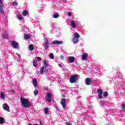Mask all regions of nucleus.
<instances>
[{
    "label": "nucleus",
    "mask_w": 125,
    "mask_h": 125,
    "mask_svg": "<svg viewBox=\"0 0 125 125\" xmlns=\"http://www.w3.org/2000/svg\"><path fill=\"white\" fill-rule=\"evenodd\" d=\"M21 105L24 108H29V107H30V102H29L28 99L23 98H21Z\"/></svg>",
    "instance_id": "nucleus-1"
},
{
    "label": "nucleus",
    "mask_w": 125,
    "mask_h": 125,
    "mask_svg": "<svg viewBox=\"0 0 125 125\" xmlns=\"http://www.w3.org/2000/svg\"><path fill=\"white\" fill-rule=\"evenodd\" d=\"M79 39H80V34L77 32L74 33V36H73L72 39V42H73L74 44L75 43H78L79 42Z\"/></svg>",
    "instance_id": "nucleus-2"
},
{
    "label": "nucleus",
    "mask_w": 125,
    "mask_h": 125,
    "mask_svg": "<svg viewBox=\"0 0 125 125\" xmlns=\"http://www.w3.org/2000/svg\"><path fill=\"white\" fill-rule=\"evenodd\" d=\"M78 81V76L77 75H72L70 76L69 82L71 83H74Z\"/></svg>",
    "instance_id": "nucleus-3"
},
{
    "label": "nucleus",
    "mask_w": 125,
    "mask_h": 125,
    "mask_svg": "<svg viewBox=\"0 0 125 125\" xmlns=\"http://www.w3.org/2000/svg\"><path fill=\"white\" fill-rule=\"evenodd\" d=\"M51 97H52V95H51V93H47L45 97V99L47 101V102L50 103V102H51Z\"/></svg>",
    "instance_id": "nucleus-4"
},
{
    "label": "nucleus",
    "mask_w": 125,
    "mask_h": 125,
    "mask_svg": "<svg viewBox=\"0 0 125 125\" xmlns=\"http://www.w3.org/2000/svg\"><path fill=\"white\" fill-rule=\"evenodd\" d=\"M97 92H98V96L99 99H102V98H103V96H102V93H103V91L102 90V89L100 88L98 89Z\"/></svg>",
    "instance_id": "nucleus-5"
},
{
    "label": "nucleus",
    "mask_w": 125,
    "mask_h": 125,
    "mask_svg": "<svg viewBox=\"0 0 125 125\" xmlns=\"http://www.w3.org/2000/svg\"><path fill=\"white\" fill-rule=\"evenodd\" d=\"M43 47H44V49L46 50L48 48H49V42H48V41L45 40L43 43Z\"/></svg>",
    "instance_id": "nucleus-6"
},
{
    "label": "nucleus",
    "mask_w": 125,
    "mask_h": 125,
    "mask_svg": "<svg viewBox=\"0 0 125 125\" xmlns=\"http://www.w3.org/2000/svg\"><path fill=\"white\" fill-rule=\"evenodd\" d=\"M12 46L13 48H19V45L18 44V43L15 41H12Z\"/></svg>",
    "instance_id": "nucleus-7"
},
{
    "label": "nucleus",
    "mask_w": 125,
    "mask_h": 125,
    "mask_svg": "<svg viewBox=\"0 0 125 125\" xmlns=\"http://www.w3.org/2000/svg\"><path fill=\"white\" fill-rule=\"evenodd\" d=\"M2 107L3 110H5V111H7V112H10V110H9V106H8L7 104H4Z\"/></svg>",
    "instance_id": "nucleus-8"
},
{
    "label": "nucleus",
    "mask_w": 125,
    "mask_h": 125,
    "mask_svg": "<svg viewBox=\"0 0 125 125\" xmlns=\"http://www.w3.org/2000/svg\"><path fill=\"white\" fill-rule=\"evenodd\" d=\"M66 102H67L66 99H62L61 102V104L62 106L63 109H65V107H66Z\"/></svg>",
    "instance_id": "nucleus-9"
},
{
    "label": "nucleus",
    "mask_w": 125,
    "mask_h": 125,
    "mask_svg": "<svg viewBox=\"0 0 125 125\" xmlns=\"http://www.w3.org/2000/svg\"><path fill=\"white\" fill-rule=\"evenodd\" d=\"M70 26H71L72 28L75 29L76 27H77V25L76 24V21L75 20H71L70 21Z\"/></svg>",
    "instance_id": "nucleus-10"
},
{
    "label": "nucleus",
    "mask_w": 125,
    "mask_h": 125,
    "mask_svg": "<svg viewBox=\"0 0 125 125\" xmlns=\"http://www.w3.org/2000/svg\"><path fill=\"white\" fill-rule=\"evenodd\" d=\"M52 44H54V45L62 44L63 43V42L62 41H57V40H55V41L52 42Z\"/></svg>",
    "instance_id": "nucleus-11"
},
{
    "label": "nucleus",
    "mask_w": 125,
    "mask_h": 125,
    "mask_svg": "<svg viewBox=\"0 0 125 125\" xmlns=\"http://www.w3.org/2000/svg\"><path fill=\"white\" fill-rule=\"evenodd\" d=\"M67 60L70 63H74L75 62V57L70 56L67 58Z\"/></svg>",
    "instance_id": "nucleus-12"
},
{
    "label": "nucleus",
    "mask_w": 125,
    "mask_h": 125,
    "mask_svg": "<svg viewBox=\"0 0 125 125\" xmlns=\"http://www.w3.org/2000/svg\"><path fill=\"white\" fill-rule=\"evenodd\" d=\"M3 4L2 3V0H0V13L3 14Z\"/></svg>",
    "instance_id": "nucleus-13"
},
{
    "label": "nucleus",
    "mask_w": 125,
    "mask_h": 125,
    "mask_svg": "<svg viewBox=\"0 0 125 125\" xmlns=\"http://www.w3.org/2000/svg\"><path fill=\"white\" fill-rule=\"evenodd\" d=\"M91 83V80L89 79V78H86L85 80V83L86 84V85H89Z\"/></svg>",
    "instance_id": "nucleus-14"
},
{
    "label": "nucleus",
    "mask_w": 125,
    "mask_h": 125,
    "mask_svg": "<svg viewBox=\"0 0 125 125\" xmlns=\"http://www.w3.org/2000/svg\"><path fill=\"white\" fill-rule=\"evenodd\" d=\"M5 95H4V93H3V92H1L0 93V99L1 100H4V99L5 98Z\"/></svg>",
    "instance_id": "nucleus-15"
},
{
    "label": "nucleus",
    "mask_w": 125,
    "mask_h": 125,
    "mask_svg": "<svg viewBox=\"0 0 125 125\" xmlns=\"http://www.w3.org/2000/svg\"><path fill=\"white\" fill-rule=\"evenodd\" d=\"M32 83L33 84V85H34V87H37L38 85V81H37V79H34L32 81Z\"/></svg>",
    "instance_id": "nucleus-16"
},
{
    "label": "nucleus",
    "mask_w": 125,
    "mask_h": 125,
    "mask_svg": "<svg viewBox=\"0 0 125 125\" xmlns=\"http://www.w3.org/2000/svg\"><path fill=\"white\" fill-rule=\"evenodd\" d=\"M87 59V54L85 53L82 55V59L83 60H86Z\"/></svg>",
    "instance_id": "nucleus-17"
},
{
    "label": "nucleus",
    "mask_w": 125,
    "mask_h": 125,
    "mask_svg": "<svg viewBox=\"0 0 125 125\" xmlns=\"http://www.w3.org/2000/svg\"><path fill=\"white\" fill-rule=\"evenodd\" d=\"M43 64L44 65L43 67H44V69H46V67L48 66V63H47V62H46V61H43Z\"/></svg>",
    "instance_id": "nucleus-18"
},
{
    "label": "nucleus",
    "mask_w": 125,
    "mask_h": 125,
    "mask_svg": "<svg viewBox=\"0 0 125 125\" xmlns=\"http://www.w3.org/2000/svg\"><path fill=\"white\" fill-rule=\"evenodd\" d=\"M2 37L4 39H7L8 38V34H7L6 32H4L2 34Z\"/></svg>",
    "instance_id": "nucleus-19"
},
{
    "label": "nucleus",
    "mask_w": 125,
    "mask_h": 125,
    "mask_svg": "<svg viewBox=\"0 0 125 125\" xmlns=\"http://www.w3.org/2000/svg\"><path fill=\"white\" fill-rule=\"evenodd\" d=\"M44 111L45 115H48L49 114V111H48V108L47 107L44 109Z\"/></svg>",
    "instance_id": "nucleus-20"
},
{
    "label": "nucleus",
    "mask_w": 125,
    "mask_h": 125,
    "mask_svg": "<svg viewBox=\"0 0 125 125\" xmlns=\"http://www.w3.org/2000/svg\"><path fill=\"white\" fill-rule=\"evenodd\" d=\"M44 67L42 66L41 67V69H40V74H41V75H42V74H43V72H44Z\"/></svg>",
    "instance_id": "nucleus-21"
},
{
    "label": "nucleus",
    "mask_w": 125,
    "mask_h": 125,
    "mask_svg": "<svg viewBox=\"0 0 125 125\" xmlns=\"http://www.w3.org/2000/svg\"><path fill=\"white\" fill-rule=\"evenodd\" d=\"M17 18L19 20H23V17H22V15H17Z\"/></svg>",
    "instance_id": "nucleus-22"
},
{
    "label": "nucleus",
    "mask_w": 125,
    "mask_h": 125,
    "mask_svg": "<svg viewBox=\"0 0 125 125\" xmlns=\"http://www.w3.org/2000/svg\"><path fill=\"white\" fill-rule=\"evenodd\" d=\"M28 11H23L22 12V15H23V16H27V15H28Z\"/></svg>",
    "instance_id": "nucleus-23"
},
{
    "label": "nucleus",
    "mask_w": 125,
    "mask_h": 125,
    "mask_svg": "<svg viewBox=\"0 0 125 125\" xmlns=\"http://www.w3.org/2000/svg\"><path fill=\"white\" fill-rule=\"evenodd\" d=\"M59 17V15L58 13L54 14L53 15V18H58Z\"/></svg>",
    "instance_id": "nucleus-24"
},
{
    "label": "nucleus",
    "mask_w": 125,
    "mask_h": 125,
    "mask_svg": "<svg viewBox=\"0 0 125 125\" xmlns=\"http://www.w3.org/2000/svg\"><path fill=\"white\" fill-rule=\"evenodd\" d=\"M100 105H101V107H104V106H105V102L101 101L100 102Z\"/></svg>",
    "instance_id": "nucleus-25"
},
{
    "label": "nucleus",
    "mask_w": 125,
    "mask_h": 125,
    "mask_svg": "<svg viewBox=\"0 0 125 125\" xmlns=\"http://www.w3.org/2000/svg\"><path fill=\"white\" fill-rule=\"evenodd\" d=\"M30 39V36L29 35L26 34L24 35V40H29Z\"/></svg>",
    "instance_id": "nucleus-26"
},
{
    "label": "nucleus",
    "mask_w": 125,
    "mask_h": 125,
    "mask_svg": "<svg viewBox=\"0 0 125 125\" xmlns=\"http://www.w3.org/2000/svg\"><path fill=\"white\" fill-rule=\"evenodd\" d=\"M49 58L50 59H54V56L53 55V54L50 53L49 56Z\"/></svg>",
    "instance_id": "nucleus-27"
},
{
    "label": "nucleus",
    "mask_w": 125,
    "mask_h": 125,
    "mask_svg": "<svg viewBox=\"0 0 125 125\" xmlns=\"http://www.w3.org/2000/svg\"><path fill=\"white\" fill-rule=\"evenodd\" d=\"M33 66L34 67H37L38 66V64H37V62H36V60H34L33 62Z\"/></svg>",
    "instance_id": "nucleus-28"
},
{
    "label": "nucleus",
    "mask_w": 125,
    "mask_h": 125,
    "mask_svg": "<svg viewBox=\"0 0 125 125\" xmlns=\"http://www.w3.org/2000/svg\"><path fill=\"white\" fill-rule=\"evenodd\" d=\"M39 94V91H38V90L36 89L34 91V95H38V94Z\"/></svg>",
    "instance_id": "nucleus-29"
},
{
    "label": "nucleus",
    "mask_w": 125,
    "mask_h": 125,
    "mask_svg": "<svg viewBox=\"0 0 125 125\" xmlns=\"http://www.w3.org/2000/svg\"><path fill=\"white\" fill-rule=\"evenodd\" d=\"M4 119L2 117H0V125L3 123Z\"/></svg>",
    "instance_id": "nucleus-30"
},
{
    "label": "nucleus",
    "mask_w": 125,
    "mask_h": 125,
    "mask_svg": "<svg viewBox=\"0 0 125 125\" xmlns=\"http://www.w3.org/2000/svg\"><path fill=\"white\" fill-rule=\"evenodd\" d=\"M29 49L30 50H34V46H33V45H30Z\"/></svg>",
    "instance_id": "nucleus-31"
},
{
    "label": "nucleus",
    "mask_w": 125,
    "mask_h": 125,
    "mask_svg": "<svg viewBox=\"0 0 125 125\" xmlns=\"http://www.w3.org/2000/svg\"><path fill=\"white\" fill-rule=\"evenodd\" d=\"M121 108L122 110H125V104H123L121 105Z\"/></svg>",
    "instance_id": "nucleus-32"
},
{
    "label": "nucleus",
    "mask_w": 125,
    "mask_h": 125,
    "mask_svg": "<svg viewBox=\"0 0 125 125\" xmlns=\"http://www.w3.org/2000/svg\"><path fill=\"white\" fill-rule=\"evenodd\" d=\"M103 96H104V97H106V96H108V93L107 92H104L103 93Z\"/></svg>",
    "instance_id": "nucleus-33"
},
{
    "label": "nucleus",
    "mask_w": 125,
    "mask_h": 125,
    "mask_svg": "<svg viewBox=\"0 0 125 125\" xmlns=\"http://www.w3.org/2000/svg\"><path fill=\"white\" fill-rule=\"evenodd\" d=\"M18 4V3H17V2L15 1L13 2L12 5H14V6H16V5H17Z\"/></svg>",
    "instance_id": "nucleus-34"
},
{
    "label": "nucleus",
    "mask_w": 125,
    "mask_h": 125,
    "mask_svg": "<svg viewBox=\"0 0 125 125\" xmlns=\"http://www.w3.org/2000/svg\"><path fill=\"white\" fill-rule=\"evenodd\" d=\"M68 17H70L72 16V13L70 12H69L68 13Z\"/></svg>",
    "instance_id": "nucleus-35"
},
{
    "label": "nucleus",
    "mask_w": 125,
    "mask_h": 125,
    "mask_svg": "<svg viewBox=\"0 0 125 125\" xmlns=\"http://www.w3.org/2000/svg\"><path fill=\"white\" fill-rule=\"evenodd\" d=\"M65 125H71V123L69 122H66L65 123Z\"/></svg>",
    "instance_id": "nucleus-36"
},
{
    "label": "nucleus",
    "mask_w": 125,
    "mask_h": 125,
    "mask_svg": "<svg viewBox=\"0 0 125 125\" xmlns=\"http://www.w3.org/2000/svg\"><path fill=\"white\" fill-rule=\"evenodd\" d=\"M37 60H38V61H40L41 60V58L40 57H38L37 58Z\"/></svg>",
    "instance_id": "nucleus-37"
},
{
    "label": "nucleus",
    "mask_w": 125,
    "mask_h": 125,
    "mask_svg": "<svg viewBox=\"0 0 125 125\" xmlns=\"http://www.w3.org/2000/svg\"><path fill=\"white\" fill-rule=\"evenodd\" d=\"M16 55H17V56H18L19 57H21V56L20 55V54H19V53H16Z\"/></svg>",
    "instance_id": "nucleus-38"
},
{
    "label": "nucleus",
    "mask_w": 125,
    "mask_h": 125,
    "mask_svg": "<svg viewBox=\"0 0 125 125\" xmlns=\"http://www.w3.org/2000/svg\"><path fill=\"white\" fill-rule=\"evenodd\" d=\"M34 26H38V22H35V23H34Z\"/></svg>",
    "instance_id": "nucleus-39"
},
{
    "label": "nucleus",
    "mask_w": 125,
    "mask_h": 125,
    "mask_svg": "<svg viewBox=\"0 0 125 125\" xmlns=\"http://www.w3.org/2000/svg\"><path fill=\"white\" fill-rule=\"evenodd\" d=\"M59 66L60 67V68H62V64H59Z\"/></svg>",
    "instance_id": "nucleus-40"
},
{
    "label": "nucleus",
    "mask_w": 125,
    "mask_h": 125,
    "mask_svg": "<svg viewBox=\"0 0 125 125\" xmlns=\"http://www.w3.org/2000/svg\"><path fill=\"white\" fill-rule=\"evenodd\" d=\"M56 108L57 109V111H59V109L58 108V106H56Z\"/></svg>",
    "instance_id": "nucleus-41"
},
{
    "label": "nucleus",
    "mask_w": 125,
    "mask_h": 125,
    "mask_svg": "<svg viewBox=\"0 0 125 125\" xmlns=\"http://www.w3.org/2000/svg\"><path fill=\"white\" fill-rule=\"evenodd\" d=\"M61 59H63L64 58V57L63 56H61Z\"/></svg>",
    "instance_id": "nucleus-42"
},
{
    "label": "nucleus",
    "mask_w": 125,
    "mask_h": 125,
    "mask_svg": "<svg viewBox=\"0 0 125 125\" xmlns=\"http://www.w3.org/2000/svg\"><path fill=\"white\" fill-rule=\"evenodd\" d=\"M41 125H42V123L41 122H40Z\"/></svg>",
    "instance_id": "nucleus-43"
},
{
    "label": "nucleus",
    "mask_w": 125,
    "mask_h": 125,
    "mask_svg": "<svg viewBox=\"0 0 125 125\" xmlns=\"http://www.w3.org/2000/svg\"><path fill=\"white\" fill-rule=\"evenodd\" d=\"M28 125H31V124L29 123V124H28Z\"/></svg>",
    "instance_id": "nucleus-44"
},
{
    "label": "nucleus",
    "mask_w": 125,
    "mask_h": 125,
    "mask_svg": "<svg viewBox=\"0 0 125 125\" xmlns=\"http://www.w3.org/2000/svg\"><path fill=\"white\" fill-rule=\"evenodd\" d=\"M38 125V124H35V125Z\"/></svg>",
    "instance_id": "nucleus-45"
}]
</instances>
